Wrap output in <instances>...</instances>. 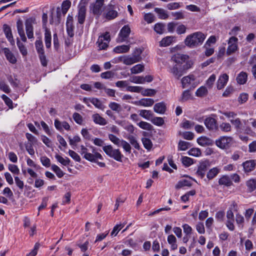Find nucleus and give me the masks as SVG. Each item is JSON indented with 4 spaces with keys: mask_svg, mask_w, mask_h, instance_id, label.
Listing matches in <instances>:
<instances>
[{
    "mask_svg": "<svg viewBox=\"0 0 256 256\" xmlns=\"http://www.w3.org/2000/svg\"><path fill=\"white\" fill-rule=\"evenodd\" d=\"M233 144V138L232 136H222L216 140V145L222 149H228Z\"/></svg>",
    "mask_w": 256,
    "mask_h": 256,
    "instance_id": "3",
    "label": "nucleus"
},
{
    "mask_svg": "<svg viewBox=\"0 0 256 256\" xmlns=\"http://www.w3.org/2000/svg\"><path fill=\"white\" fill-rule=\"evenodd\" d=\"M72 118L76 123L78 124H82L83 123V118L82 116L78 112L74 113Z\"/></svg>",
    "mask_w": 256,
    "mask_h": 256,
    "instance_id": "48",
    "label": "nucleus"
},
{
    "mask_svg": "<svg viewBox=\"0 0 256 256\" xmlns=\"http://www.w3.org/2000/svg\"><path fill=\"white\" fill-rule=\"evenodd\" d=\"M0 89L6 94L10 92L8 86L3 81H0Z\"/></svg>",
    "mask_w": 256,
    "mask_h": 256,
    "instance_id": "55",
    "label": "nucleus"
},
{
    "mask_svg": "<svg viewBox=\"0 0 256 256\" xmlns=\"http://www.w3.org/2000/svg\"><path fill=\"white\" fill-rule=\"evenodd\" d=\"M108 42H104L102 40V38H98V40L97 42V44H98V46L99 48V50H106L108 47Z\"/></svg>",
    "mask_w": 256,
    "mask_h": 256,
    "instance_id": "53",
    "label": "nucleus"
},
{
    "mask_svg": "<svg viewBox=\"0 0 256 256\" xmlns=\"http://www.w3.org/2000/svg\"><path fill=\"white\" fill-rule=\"evenodd\" d=\"M142 142L145 148L150 150L152 147V144L151 140L148 138H142Z\"/></svg>",
    "mask_w": 256,
    "mask_h": 256,
    "instance_id": "41",
    "label": "nucleus"
},
{
    "mask_svg": "<svg viewBox=\"0 0 256 256\" xmlns=\"http://www.w3.org/2000/svg\"><path fill=\"white\" fill-rule=\"evenodd\" d=\"M3 29L5 35L10 44L12 46L14 45V40L12 36L10 28L8 24H4L3 26Z\"/></svg>",
    "mask_w": 256,
    "mask_h": 256,
    "instance_id": "15",
    "label": "nucleus"
},
{
    "mask_svg": "<svg viewBox=\"0 0 256 256\" xmlns=\"http://www.w3.org/2000/svg\"><path fill=\"white\" fill-rule=\"evenodd\" d=\"M182 136L186 140H192L194 138V134L190 132H185L182 133Z\"/></svg>",
    "mask_w": 256,
    "mask_h": 256,
    "instance_id": "63",
    "label": "nucleus"
},
{
    "mask_svg": "<svg viewBox=\"0 0 256 256\" xmlns=\"http://www.w3.org/2000/svg\"><path fill=\"white\" fill-rule=\"evenodd\" d=\"M139 114L148 120H150L153 117V114L150 110H142L139 112Z\"/></svg>",
    "mask_w": 256,
    "mask_h": 256,
    "instance_id": "28",
    "label": "nucleus"
},
{
    "mask_svg": "<svg viewBox=\"0 0 256 256\" xmlns=\"http://www.w3.org/2000/svg\"><path fill=\"white\" fill-rule=\"evenodd\" d=\"M208 92L207 89L204 86H201L197 90L196 94L198 96L202 97L206 94Z\"/></svg>",
    "mask_w": 256,
    "mask_h": 256,
    "instance_id": "47",
    "label": "nucleus"
},
{
    "mask_svg": "<svg viewBox=\"0 0 256 256\" xmlns=\"http://www.w3.org/2000/svg\"><path fill=\"white\" fill-rule=\"evenodd\" d=\"M118 16V12L114 10V6L108 4L106 8V12L103 14V16L108 20H112Z\"/></svg>",
    "mask_w": 256,
    "mask_h": 256,
    "instance_id": "8",
    "label": "nucleus"
},
{
    "mask_svg": "<svg viewBox=\"0 0 256 256\" xmlns=\"http://www.w3.org/2000/svg\"><path fill=\"white\" fill-rule=\"evenodd\" d=\"M182 163L186 166H189L192 165L193 163V160L187 156H184L182 158Z\"/></svg>",
    "mask_w": 256,
    "mask_h": 256,
    "instance_id": "57",
    "label": "nucleus"
},
{
    "mask_svg": "<svg viewBox=\"0 0 256 256\" xmlns=\"http://www.w3.org/2000/svg\"><path fill=\"white\" fill-rule=\"evenodd\" d=\"M206 36L203 33L196 32L187 36L184 42L187 46L194 48L202 44Z\"/></svg>",
    "mask_w": 256,
    "mask_h": 256,
    "instance_id": "1",
    "label": "nucleus"
},
{
    "mask_svg": "<svg viewBox=\"0 0 256 256\" xmlns=\"http://www.w3.org/2000/svg\"><path fill=\"white\" fill-rule=\"evenodd\" d=\"M144 70V66L142 64H138L133 66L131 69L132 74H138L143 72Z\"/></svg>",
    "mask_w": 256,
    "mask_h": 256,
    "instance_id": "40",
    "label": "nucleus"
},
{
    "mask_svg": "<svg viewBox=\"0 0 256 256\" xmlns=\"http://www.w3.org/2000/svg\"><path fill=\"white\" fill-rule=\"evenodd\" d=\"M143 51L142 48H136L129 57V65L140 61L142 60L141 54Z\"/></svg>",
    "mask_w": 256,
    "mask_h": 256,
    "instance_id": "5",
    "label": "nucleus"
},
{
    "mask_svg": "<svg viewBox=\"0 0 256 256\" xmlns=\"http://www.w3.org/2000/svg\"><path fill=\"white\" fill-rule=\"evenodd\" d=\"M68 154L76 162H80V156L74 150H69Z\"/></svg>",
    "mask_w": 256,
    "mask_h": 256,
    "instance_id": "62",
    "label": "nucleus"
},
{
    "mask_svg": "<svg viewBox=\"0 0 256 256\" xmlns=\"http://www.w3.org/2000/svg\"><path fill=\"white\" fill-rule=\"evenodd\" d=\"M130 80V82H136V83H138V84H143L144 83L143 76H131Z\"/></svg>",
    "mask_w": 256,
    "mask_h": 256,
    "instance_id": "61",
    "label": "nucleus"
},
{
    "mask_svg": "<svg viewBox=\"0 0 256 256\" xmlns=\"http://www.w3.org/2000/svg\"><path fill=\"white\" fill-rule=\"evenodd\" d=\"M52 36L50 30L46 28L44 32V42L47 48H49L51 46Z\"/></svg>",
    "mask_w": 256,
    "mask_h": 256,
    "instance_id": "24",
    "label": "nucleus"
},
{
    "mask_svg": "<svg viewBox=\"0 0 256 256\" xmlns=\"http://www.w3.org/2000/svg\"><path fill=\"white\" fill-rule=\"evenodd\" d=\"M166 110V104L164 102L156 103L154 107V111L158 114H164Z\"/></svg>",
    "mask_w": 256,
    "mask_h": 256,
    "instance_id": "18",
    "label": "nucleus"
},
{
    "mask_svg": "<svg viewBox=\"0 0 256 256\" xmlns=\"http://www.w3.org/2000/svg\"><path fill=\"white\" fill-rule=\"evenodd\" d=\"M204 124L206 128L210 131L216 132L218 130L217 120L213 118H206L204 120Z\"/></svg>",
    "mask_w": 256,
    "mask_h": 256,
    "instance_id": "9",
    "label": "nucleus"
},
{
    "mask_svg": "<svg viewBox=\"0 0 256 256\" xmlns=\"http://www.w3.org/2000/svg\"><path fill=\"white\" fill-rule=\"evenodd\" d=\"M16 44L22 54L24 56H26L28 54V51L22 42H21L18 38L17 40Z\"/></svg>",
    "mask_w": 256,
    "mask_h": 256,
    "instance_id": "35",
    "label": "nucleus"
},
{
    "mask_svg": "<svg viewBox=\"0 0 256 256\" xmlns=\"http://www.w3.org/2000/svg\"><path fill=\"white\" fill-rule=\"evenodd\" d=\"M151 122L157 126H162L164 124V120L161 117H154L150 120Z\"/></svg>",
    "mask_w": 256,
    "mask_h": 256,
    "instance_id": "43",
    "label": "nucleus"
},
{
    "mask_svg": "<svg viewBox=\"0 0 256 256\" xmlns=\"http://www.w3.org/2000/svg\"><path fill=\"white\" fill-rule=\"evenodd\" d=\"M246 186L250 192H253L256 188V181L254 179H251L247 181Z\"/></svg>",
    "mask_w": 256,
    "mask_h": 256,
    "instance_id": "42",
    "label": "nucleus"
},
{
    "mask_svg": "<svg viewBox=\"0 0 256 256\" xmlns=\"http://www.w3.org/2000/svg\"><path fill=\"white\" fill-rule=\"evenodd\" d=\"M141 93L144 96H151L156 94V91L154 89H142Z\"/></svg>",
    "mask_w": 256,
    "mask_h": 256,
    "instance_id": "49",
    "label": "nucleus"
},
{
    "mask_svg": "<svg viewBox=\"0 0 256 256\" xmlns=\"http://www.w3.org/2000/svg\"><path fill=\"white\" fill-rule=\"evenodd\" d=\"M174 39L172 36H168L163 38L161 41L159 42V46L161 47H166L170 45Z\"/></svg>",
    "mask_w": 256,
    "mask_h": 256,
    "instance_id": "21",
    "label": "nucleus"
},
{
    "mask_svg": "<svg viewBox=\"0 0 256 256\" xmlns=\"http://www.w3.org/2000/svg\"><path fill=\"white\" fill-rule=\"evenodd\" d=\"M228 80V76L227 74H224L221 75L217 82V88L221 90L224 88Z\"/></svg>",
    "mask_w": 256,
    "mask_h": 256,
    "instance_id": "16",
    "label": "nucleus"
},
{
    "mask_svg": "<svg viewBox=\"0 0 256 256\" xmlns=\"http://www.w3.org/2000/svg\"><path fill=\"white\" fill-rule=\"evenodd\" d=\"M170 72L176 78L179 79L184 73V70L181 64H175L170 68Z\"/></svg>",
    "mask_w": 256,
    "mask_h": 256,
    "instance_id": "10",
    "label": "nucleus"
},
{
    "mask_svg": "<svg viewBox=\"0 0 256 256\" xmlns=\"http://www.w3.org/2000/svg\"><path fill=\"white\" fill-rule=\"evenodd\" d=\"M114 52L116 53H122L128 52V46L122 45L117 46L114 49Z\"/></svg>",
    "mask_w": 256,
    "mask_h": 256,
    "instance_id": "44",
    "label": "nucleus"
},
{
    "mask_svg": "<svg viewBox=\"0 0 256 256\" xmlns=\"http://www.w3.org/2000/svg\"><path fill=\"white\" fill-rule=\"evenodd\" d=\"M194 124V123L188 120H184L181 124V126L184 129H190Z\"/></svg>",
    "mask_w": 256,
    "mask_h": 256,
    "instance_id": "54",
    "label": "nucleus"
},
{
    "mask_svg": "<svg viewBox=\"0 0 256 256\" xmlns=\"http://www.w3.org/2000/svg\"><path fill=\"white\" fill-rule=\"evenodd\" d=\"M52 169L56 174V176L59 178H61L64 175V172L62 170L56 165L53 164L52 166Z\"/></svg>",
    "mask_w": 256,
    "mask_h": 256,
    "instance_id": "46",
    "label": "nucleus"
},
{
    "mask_svg": "<svg viewBox=\"0 0 256 256\" xmlns=\"http://www.w3.org/2000/svg\"><path fill=\"white\" fill-rule=\"evenodd\" d=\"M244 170L246 172H249L253 170L256 166V163L254 160H247L242 164Z\"/></svg>",
    "mask_w": 256,
    "mask_h": 256,
    "instance_id": "17",
    "label": "nucleus"
},
{
    "mask_svg": "<svg viewBox=\"0 0 256 256\" xmlns=\"http://www.w3.org/2000/svg\"><path fill=\"white\" fill-rule=\"evenodd\" d=\"M230 122L234 126L236 129L238 130L240 128V126L242 124L239 118L232 119L230 120Z\"/></svg>",
    "mask_w": 256,
    "mask_h": 256,
    "instance_id": "50",
    "label": "nucleus"
},
{
    "mask_svg": "<svg viewBox=\"0 0 256 256\" xmlns=\"http://www.w3.org/2000/svg\"><path fill=\"white\" fill-rule=\"evenodd\" d=\"M220 128L223 132H228L231 131L232 126L228 122H223L220 125Z\"/></svg>",
    "mask_w": 256,
    "mask_h": 256,
    "instance_id": "37",
    "label": "nucleus"
},
{
    "mask_svg": "<svg viewBox=\"0 0 256 256\" xmlns=\"http://www.w3.org/2000/svg\"><path fill=\"white\" fill-rule=\"evenodd\" d=\"M198 143L202 146H207L211 145L212 144V140L206 136H201L198 138Z\"/></svg>",
    "mask_w": 256,
    "mask_h": 256,
    "instance_id": "27",
    "label": "nucleus"
},
{
    "mask_svg": "<svg viewBox=\"0 0 256 256\" xmlns=\"http://www.w3.org/2000/svg\"><path fill=\"white\" fill-rule=\"evenodd\" d=\"M2 98L10 108L12 109L13 108L12 101L8 96L5 94H3L2 96Z\"/></svg>",
    "mask_w": 256,
    "mask_h": 256,
    "instance_id": "56",
    "label": "nucleus"
},
{
    "mask_svg": "<svg viewBox=\"0 0 256 256\" xmlns=\"http://www.w3.org/2000/svg\"><path fill=\"white\" fill-rule=\"evenodd\" d=\"M188 56L182 54L177 53L174 54L172 58V60L177 64H182L188 59Z\"/></svg>",
    "mask_w": 256,
    "mask_h": 256,
    "instance_id": "13",
    "label": "nucleus"
},
{
    "mask_svg": "<svg viewBox=\"0 0 256 256\" xmlns=\"http://www.w3.org/2000/svg\"><path fill=\"white\" fill-rule=\"evenodd\" d=\"M70 6L71 2L69 0H66L62 2V8L60 9L62 10V13L64 16L66 14L68 10L70 8Z\"/></svg>",
    "mask_w": 256,
    "mask_h": 256,
    "instance_id": "34",
    "label": "nucleus"
},
{
    "mask_svg": "<svg viewBox=\"0 0 256 256\" xmlns=\"http://www.w3.org/2000/svg\"><path fill=\"white\" fill-rule=\"evenodd\" d=\"M35 46L38 55L40 54H44V45L42 41L40 38L39 40H36L35 42Z\"/></svg>",
    "mask_w": 256,
    "mask_h": 256,
    "instance_id": "26",
    "label": "nucleus"
},
{
    "mask_svg": "<svg viewBox=\"0 0 256 256\" xmlns=\"http://www.w3.org/2000/svg\"><path fill=\"white\" fill-rule=\"evenodd\" d=\"M55 157L59 162L65 166L68 165L70 162V160L67 157L64 158L58 154L56 155Z\"/></svg>",
    "mask_w": 256,
    "mask_h": 256,
    "instance_id": "36",
    "label": "nucleus"
},
{
    "mask_svg": "<svg viewBox=\"0 0 256 256\" xmlns=\"http://www.w3.org/2000/svg\"><path fill=\"white\" fill-rule=\"evenodd\" d=\"M138 125L142 129L151 130L152 129V126L149 123L142 121L138 124Z\"/></svg>",
    "mask_w": 256,
    "mask_h": 256,
    "instance_id": "45",
    "label": "nucleus"
},
{
    "mask_svg": "<svg viewBox=\"0 0 256 256\" xmlns=\"http://www.w3.org/2000/svg\"><path fill=\"white\" fill-rule=\"evenodd\" d=\"M190 146V143L183 140H180L178 144V149L180 150H186Z\"/></svg>",
    "mask_w": 256,
    "mask_h": 256,
    "instance_id": "33",
    "label": "nucleus"
},
{
    "mask_svg": "<svg viewBox=\"0 0 256 256\" xmlns=\"http://www.w3.org/2000/svg\"><path fill=\"white\" fill-rule=\"evenodd\" d=\"M154 12L158 14V17L160 19H166L168 16L166 11L164 9L156 8H154Z\"/></svg>",
    "mask_w": 256,
    "mask_h": 256,
    "instance_id": "31",
    "label": "nucleus"
},
{
    "mask_svg": "<svg viewBox=\"0 0 256 256\" xmlns=\"http://www.w3.org/2000/svg\"><path fill=\"white\" fill-rule=\"evenodd\" d=\"M16 27L19 35L22 34H24L22 22L21 20H19L16 22Z\"/></svg>",
    "mask_w": 256,
    "mask_h": 256,
    "instance_id": "59",
    "label": "nucleus"
},
{
    "mask_svg": "<svg viewBox=\"0 0 256 256\" xmlns=\"http://www.w3.org/2000/svg\"><path fill=\"white\" fill-rule=\"evenodd\" d=\"M40 244L38 242H36L34 246V248L28 254H27V256H36L38 253V250L40 248Z\"/></svg>",
    "mask_w": 256,
    "mask_h": 256,
    "instance_id": "64",
    "label": "nucleus"
},
{
    "mask_svg": "<svg viewBox=\"0 0 256 256\" xmlns=\"http://www.w3.org/2000/svg\"><path fill=\"white\" fill-rule=\"evenodd\" d=\"M129 141L131 144L136 149L139 150L140 145L137 142L136 138L135 136H129Z\"/></svg>",
    "mask_w": 256,
    "mask_h": 256,
    "instance_id": "51",
    "label": "nucleus"
},
{
    "mask_svg": "<svg viewBox=\"0 0 256 256\" xmlns=\"http://www.w3.org/2000/svg\"><path fill=\"white\" fill-rule=\"evenodd\" d=\"M92 118L94 122L96 124L104 126L107 124L106 120L98 114H93L92 116Z\"/></svg>",
    "mask_w": 256,
    "mask_h": 256,
    "instance_id": "22",
    "label": "nucleus"
},
{
    "mask_svg": "<svg viewBox=\"0 0 256 256\" xmlns=\"http://www.w3.org/2000/svg\"><path fill=\"white\" fill-rule=\"evenodd\" d=\"M138 102L140 106H150L154 104V100L152 98H142Z\"/></svg>",
    "mask_w": 256,
    "mask_h": 256,
    "instance_id": "32",
    "label": "nucleus"
},
{
    "mask_svg": "<svg viewBox=\"0 0 256 256\" xmlns=\"http://www.w3.org/2000/svg\"><path fill=\"white\" fill-rule=\"evenodd\" d=\"M102 149L105 153L110 157L114 158L117 161H121L122 154L118 149H114L111 145L104 146Z\"/></svg>",
    "mask_w": 256,
    "mask_h": 256,
    "instance_id": "4",
    "label": "nucleus"
},
{
    "mask_svg": "<svg viewBox=\"0 0 256 256\" xmlns=\"http://www.w3.org/2000/svg\"><path fill=\"white\" fill-rule=\"evenodd\" d=\"M109 139L118 146H122L126 152H128V143L124 140H120L118 138L112 134L108 135Z\"/></svg>",
    "mask_w": 256,
    "mask_h": 256,
    "instance_id": "12",
    "label": "nucleus"
},
{
    "mask_svg": "<svg viewBox=\"0 0 256 256\" xmlns=\"http://www.w3.org/2000/svg\"><path fill=\"white\" fill-rule=\"evenodd\" d=\"M220 172V169L217 167L210 169L207 172L206 177L209 180L215 178Z\"/></svg>",
    "mask_w": 256,
    "mask_h": 256,
    "instance_id": "25",
    "label": "nucleus"
},
{
    "mask_svg": "<svg viewBox=\"0 0 256 256\" xmlns=\"http://www.w3.org/2000/svg\"><path fill=\"white\" fill-rule=\"evenodd\" d=\"M188 154L190 156H199L202 153L198 148H192L188 151Z\"/></svg>",
    "mask_w": 256,
    "mask_h": 256,
    "instance_id": "52",
    "label": "nucleus"
},
{
    "mask_svg": "<svg viewBox=\"0 0 256 256\" xmlns=\"http://www.w3.org/2000/svg\"><path fill=\"white\" fill-rule=\"evenodd\" d=\"M86 8L84 6L78 7V22L80 24H83L85 21L86 16Z\"/></svg>",
    "mask_w": 256,
    "mask_h": 256,
    "instance_id": "19",
    "label": "nucleus"
},
{
    "mask_svg": "<svg viewBox=\"0 0 256 256\" xmlns=\"http://www.w3.org/2000/svg\"><path fill=\"white\" fill-rule=\"evenodd\" d=\"M238 39L234 36H232L230 38L228 42V48L226 50V54L229 56L234 53L238 48Z\"/></svg>",
    "mask_w": 256,
    "mask_h": 256,
    "instance_id": "6",
    "label": "nucleus"
},
{
    "mask_svg": "<svg viewBox=\"0 0 256 256\" xmlns=\"http://www.w3.org/2000/svg\"><path fill=\"white\" fill-rule=\"evenodd\" d=\"M192 80H194V76H188L184 77L182 79V88H184L187 84H190Z\"/></svg>",
    "mask_w": 256,
    "mask_h": 256,
    "instance_id": "39",
    "label": "nucleus"
},
{
    "mask_svg": "<svg viewBox=\"0 0 256 256\" xmlns=\"http://www.w3.org/2000/svg\"><path fill=\"white\" fill-rule=\"evenodd\" d=\"M164 24L162 23H157L154 25V30L158 34H162L164 32Z\"/></svg>",
    "mask_w": 256,
    "mask_h": 256,
    "instance_id": "38",
    "label": "nucleus"
},
{
    "mask_svg": "<svg viewBox=\"0 0 256 256\" xmlns=\"http://www.w3.org/2000/svg\"><path fill=\"white\" fill-rule=\"evenodd\" d=\"M190 94L188 90H184L182 94L180 100L182 102H186L189 100L190 98Z\"/></svg>",
    "mask_w": 256,
    "mask_h": 256,
    "instance_id": "60",
    "label": "nucleus"
},
{
    "mask_svg": "<svg viewBox=\"0 0 256 256\" xmlns=\"http://www.w3.org/2000/svg\"><path fill=\"white\" fill-rule=\"evenodd\" d=\"M192 184L191 182L186 180H180L176 185V188L180 189L184 186L190 187Z\"/></svg>",
    "mask_w": 256,
    "mask_h": 256,
    "instance_id": "30",
    "label": "nucleus"
},
{
    "mask_svg": "<svg viewBox=\"0 0 256 256\" xmlns=\"http://www.w3.org/2000/svg\"><path fill=\"white\" fill-rule=\"evenodd\" d=\"M210 166V164L208 160L200 162L196 172V175L201 178H204Z\"/></svg>",
    "mask_w": 256,
    "mask_h": 256,
    "instance_id": "7",
    "label": "nucleus"
},
{
    "mask_svg": "<svg viewBox=\"0 0 256 256\" xmlns=\"http://www.w3.org/2000/svg\"><path fill=\"white\" fill-rule=\"evenodd\" d=\"M34 18H30L26 20L25 22L26 33L29 39L34 38L33 24H34Z\"/></svg>",
    "mask_w": 256,
    "mask_h": 256,
    "instance_id": "11",
    "label": "nucleus"
},
{
    "mask_svg": "<svg viewBox=\"0 0 256 256\" xmlns=\"http://www.w3.org/2000/svg\"><path fill=\"white\" fill-rule=\"evenodd\" d=\"M104 0H96L91 4L90 10L94 16L100 17L102 14L106 6H104Z\"/></svg>",
    "mask_w": 256,
    "mask_h": 256,
    "instance_id": "2",
    "label": "nucleus"
},
{
    "mask_svg": "<svg viewBox=\"0 0 256 256\" xmlns=\"http://www.w3.org/2000/svg\"><path fill=\"white\" fill-rule=\"evenodd\" d=\"M2 52L6 60L11 64H15L16 63L17 60L14 54L8 48H4L2 49Z\"/></svg>",
    "mask_w": 256,
    "mask_h": 256,
    "instance_id": "14",
    "label": "nucleus"
},
{
    "mask_svg": "<svg viewBox=\"0 0 256 256\" xmlns=\"http://www.w3.org/2000/svg\"><path fill=\"white\" fill-rule=\"evenodd\" d=\"M248 75L245 72H241L239 74L236 78V80L238 83L240 84H244L247 80Z\"/></svg>",
    "mask_w": 256,
    "mask_h": 256,
    "instance_id": "29",
    "label": "nucleus"
},
{
    "mask_svg": "<svg viewBox=\"0 0 256 256\" xmlns=\"http://www.w3.org/2000/svg\"><path fill=\"white\" fill-rule=\"evenodd\" d=\"M128 37V25L124 26L121 30L118 38L120 42H122L126 40Z\"/></svg>",
    "mask_w": 256,
    "mask_h": 256,
    "instance_id": "20",
    "label": "nucleus"
},
{
    "mask_svg": "<svg viewBox=\"0 0 256 256\" xmlns=\"http://www.w3.org/2000/svg\"><path fill=\"white\" fill-rule=\"evenodd\" d=\"M220 185H224L226 186H230L232 184V182L230 178L228 176H222L218 180Z\"/></svg>",
    "mask_w": 256,
    "mask_h": 256,
    "instance_id": "23",
    "label": "nucleus"
},
{
    "mask_svg": "<svg viewBox=\"0 0 256 256\" xmlns=\"http://www.w3.org/2000/svg\"><path fill=\"white\" fill-rule=\"evenodd\" d=\"M90 102L96 108L102 109V104L101 102L96 98H92L90 100Z\"/></svg>",
    "mask_w": 256,
    "mask_h": 256,
    "instance_id": "58",
    "label": "nucleus"
}]
</instances>
